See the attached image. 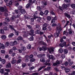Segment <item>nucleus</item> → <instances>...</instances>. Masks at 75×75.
<instances>
[{
	"label": "nucleus",
	"instance_id": "f257e3e1",
	"mask_svg": "<svg viewBox=\"0 0 75 75\" xmlns=\"http://www.w3.org/2000/svg\"><path fill=\"white\" fill-rule=\"evenodd\" d=\"M56 30H57V33H55L54 34V35L55 36V37H59V33L61 30V25L60 23H59L57 24V27L56 28Z\"/></svg>",
	"mask_w": 75,
	"mask_h": 75
},
{
	"label": "nucleus",
	"instance_id": "f03ea898",
	"mask_svg": "<svg viewBox=\"0 0 75 75\" xmlns=\"http://www.w3.org/2000/svg\"><path fill=\"white\" fill-rule=\"evenodd\" d=\"M54 51V47H50L48 48V52L50 54H52Z\"/></svg>",
	"mask_w": 75,
	"mask_h": 75
},
{
	"label": "nucleus",
	"instance_id": "7ed1b4c3",
	"mask_svg": "<svg viewBox=\"0 0 75 75\" xmlns=\"http://www.w3.org/2000/svg\"><path fill=\"white\" fill-rule=\"evenodd\" d=\"M7 8L6 7V6H4V7H1L0 8V10L1 12H4L5 10L6 11V12H8Z\"/></svg>",
	"mask_w": 75,
	"mask_h": 75
},
{
	"label": "nucleus",
	"instance_id": "20e7f679",
	"mask_svg": "<svg viewBox=\"0 0 75 75\" xmlns=\"http://www.w3.org/2000/svg\"><path fill=\"white\" fill-rule=\"evenodd\" d=\"M17 61L16 59V58L13 57L12 58V60L11 61V63L12 64H14L16 63Z\"/></svg>",
	"mask_w": 75,
	"mask_h": 75
},
{
	"label": "nucleus",
	"instance_id": "39448f33",
	"mask_svg": "<svg viewBox=\"0 0 75 75\" xmlns=\"http://www.w3.org/2000/svg\"><path fill=\"white\" fill-rule=\"evenodd\" d=\"M47 56L48 58H49V59H53L54 58V56L53 55H50V54H47Z\"/></svg>",
	"mask_w": 75,
	"mask_h": 75
},
{
	"label": "nucleus",
	"instance_id": "423d86ee",
	"mask_svg": "<svg viewBox=\"0 0 75 75\" xmlns=\"http://www.w3.org/2000/svg\"><path fill=\"white\" fill-rule=\"evenodd\" d=\"M19 13L20 14H23L25 13V11L24 9H22L19 11Z\"/></svg>",
	"mask_w": 75,
	"mask_h": 75
},
{
	"label": "nucleus",
	"instance_id": "0eeeda50",
	"mask_svg": "<svg viewBox=\"0 0 75 75\" xmlns=\"http://www.w3.org/2000/svg\"><path fill=\"white\" fill-rule=\"evenodd\" d=\"M18 17H19V16H18V15L17 16H13L11 17L10 19L11 20H12L13 21V20H14L15 18H18Z\"/></svg>",
	"mask_w": 75,
	"mask_h": 75
},
{
	"label": "nucleus",
	"instance_id": "6e6552de",
	"mask_svg": "<svg viewBox=\"0 0 75 75\" xmlns=\"http://www.w3.org/2000/svg\"><path fill=\"white\" fill-rule=\"evenodd\" d=\"M11 65L10 63H8L6 64V68H11Z\"/></svg>",
	"mask_w": 75,
	"mask_h": 75
},
{
	"label": "nucleus",
	"instance_id": "1a4fd4ad",
	"mask_svg": "<svg viewBox=\"0 0 75 75\" xmlns=\"http://www.w3.org/2000/svg\"><path fill=\"white\" fill-rule=\"evenodd\" d=\"M22 33L23 34V37L25 38V37H27L28 36V35L27 34V33L24 31L22 32Z\"/></svg>",
	"mask_w": 75,
	"mask_h": 75
},
{
	"label": "nucleus",
	"instance_id": "9d476101",
	"mask_svg": "<svg viewBox=\"0 0 75 75\" xmlns=\"http://www.w3.org/2000/svg\"><path fill=\"white\" fill-rule=\"evenodd\" d=\"M64 15L65 16V17H67L68 18H70L71 17V16L67 13H65L64 14Z\"/></svg>",
	"mask_w": 75,
	"mask_h": 75
},
{
	"label": "nucleus",
	"instance_id": "9b49d317",
	"mask_svg": "<svg viewBox=\"0 0 75 75\" xmlns=\"http://www.w3.org/2000/svg\"><path fill=\"white\" fill-rule=\"evenodd\" d=\"M57 19V18L55 17L53 18L51 21V23H54L55 22V20Z\"/></svg>",
	"mask_w": 75,
	"mask_h": 75
},
{
	"label": "nucleus",
	"instance_id": "f8f14e48",
	"mask_svg": "<svg viewBox=\"0 0 75 75\" xmlns=\"http://www.w3.org/2000/svg\"><path fill=\"white\" fill-rule=\"evenodd\" d=\"M49 62H50V60H47L46 61V62H45V65H49V66H50V64L48 63Z\"/></svg>",
	"mask_w": 75,
	"mask_h": 75
},
{
	"label": "nucleus",
	"instance_id": "ddd939ff",
	"mask_svg": "<svg viewBox=\"0 0 75 75\" xmlns=\"http://www.w3.org/2000/svg\"><path fill=\"white\" fill-rule=\"evenodd\" d=\"M45 68V66L40 67L38 69V71H41L42 69Z\"/></svg>",
	"mask_w": 75,
	"mask_h": 75
},
{
	"label": "nucleus",
	"instance_id": "4468645a",
	"mask_svg": "<svg viewBox=\"0 0 75 75\" xmlns=\"http://www.w3.org/2000/svg\"><path fill=\"white\" fill-rule=\"evenodd\" d=\"M56 63L57 64H61L62 63V60H59V61L57 60Z\"/></svg>",
	"mask_w": 75,
	"mask_h": 75
},
{
	"label": "nucleus",
	"instance_id": "2eb2a0df",
	"mask_svg": "<svg viewBox=\"0 0 75 75\" xmlns=\"http://www.w3.org/2000/svg\"><path fill=\"white\" fill-rule=\"evenodd\" d=\"M21 49L22 51H25V50H26V47L23 46L21 47Z\"/></svg>",
	"mask_w": 75,
	"mask_h": 75
},
{
	"label": "nucleus",
	"instance_id": "dca6fc26",
	"mask_svg": "<svg viewBox=\"0 0 75 75\" xmlns=\"http://www.w3.org/2000/svg\"><path fill=\"white\" fill-rule=\"evenodd\" d=\"M42 37H40V38L39 39L38 42L39 43L41 44L42 43Z\"/></svg>",
	"mask_w": 75,
	"mask_h": 75
},
{
	"label": "nucleus",
	"instance_id": "f3484780",
	"mask_svg": "<svg viewBox=\"0 0 75 75\" xmlns=\"http://www.w3.org/2000/svg\"><path fill=\"white\" fill-rule=\"evenodd\" d=\"M0 72L2 74H3L4 73V69H1L0 70Z\"/></svg>",
	"mask_w": 75,
	"mask_h": 75
},
{
	"label": "nucleus",
	"instance_id": "a211bd4d",
	"mask_svg": "<svg viewBox=\"0 0 75 75\" xmlns=\"http://www.w3.org/2000/svg\"><path fill=\"white\" fill-rule=\"evenodd\" d=\"M1 38H2V39H3V40H5V39L7 38V37L5 35H3L1 36Z\"/></svg>",
	"mask_w": 75,
	"mask_h": 75
},
{
	"label": "nucleus",
	"instance_id": "6ab92c4d",
	"mask_svg": "<svg viewBox=\"0 0 75 75\" xmlns=\"http://www.w3.org/2000/svg\"><path fill=\"white\" fill-rule=\"evenodd\" d=\"M40 61L42 62H45V60L44 58H41L40 60Z\"/></svg>",
	"mask_w": 75,
	"mask_h": 75
},
{
	"label": "nucleus",
	"instance_id": "aec40b11",
	"mask_svg": "<svg viewBox=\"0 0 75 75\" xmlns=\"http://www.w3.org/2000/svg\"><path fill=\"white\" fill-rule=\"evenodd\" d=\"M14 35V34L13 33H10L8 36V38H11Z\"/></svg>",
	"mask_w": 75,
	"mask_h": 75
},
{
	"label": "nucleus",
	"instance_id": "412c9836",
	"mask_svg": "<svg viewBox=\"0 0 75 75\" xmlns=\"http://www.w3.org/2000/svg\"><path fill=\"white\" fill-rule=\"evenodd\" d=\"M5 45L6 47H8L10 45V43L8 42H6Z\"/></svg>",
	"mask_w": 75,
	"mask_h": 75
},
{
	"label": "nucleus",
	"instance_id": "4be33fe9",
	"mask_svg": "<svg viewBox=\"0 0 75 75\" xmlns=\"http://www.w3.org/2000/svg\"><path fill=\"white\" fill-rule=\"evenodd\" d=\"M3 24L4 26L5 27H7L8 26V24L6 22H4Z\"/></svg>",
	"mask_w": 75,
	"mask_h": 75
},
{
	"label": "nucleus",
	"instance_id": "5701e85b",
	"mask_svg": "<svg viewBox=\"0 0 75 75\" xmlns=\"http://www.w3.org/2000/svg\"><path fill=\"white\" fill-rule=\"evenodd\" d=\"M68 31H69V34H71L72 33V30H71V28L68 29Z\"/></svg>",
	"mask_w": 75,
	"mask_h": 75
},
{
	"label": "nucleus",
	"instance_id": "b1692460",
	"mask_svg": "<svg viewBox=\"0 0 75 75\" xmlns=\"http://www.w3.org/2000/svg\"><path fill=\"white\" fill-rule=\"evenodd\" d=\"M27 48H28V49H29V50H30V49L31 48V46L30 44L28 45H27Z\"/></svg>",
	"mask_w": 75,
	"mask_h": 75
},
{
	"label": "nucleus",
	"instance_id": "393cba45",
	"mask_svg": "<svg viewBox=\"0 0 75 75\" xmlns=\"http://www.w3.org/2000/svg\"><path fill=\"white\" fill-rule=\"evenodd\" d=\"M31 4H30L28 3L26 6V8H28L30 7V6H31Z\"/></svg>",
	"mask_w": 75,
	"mask_h": 75
},
{
	"label": "nucleus",
	"instance_id": "a878e982",
	"mask_svg": "<svg viewBox=\"0 0 75 75\" xmlns=\"http://www.w3.org/2000/svg\"><path fill=\"white\" fill-rule=\"evenodd\" d=\"M68 52V50L67 49H65L64 50V54H67Z\"/></svg>",
	"mask_w": 75,
	"mask_h": 75
},
{
	"label": "nucleus",
	"instance_id": "bb28decb",
	"mask_svg": "<svg viewBox=\"0 0 75 75\" xmlns=\"http://www.w3.org/2000/svg\"><path fill=\"white\" fill-rule=\"evenodd\" d=\"M13 0H8V3L9 4H12L13 3Z\"/></svg>",
	"mask_w": 75,
	"mask_h": 75
},
{
	"label": "nucleus",
	"instance_id": "cd10ccee",
	"mask_svg": "<svg viewBox=\"0 0 75 75\" xmlns=\"http://www.w3.org/2000/svg\"><path fill=\"white\" fill-rule=\"evenodd\" d=\"M37 9H38V11H42V9H41V7H38L37 8Z\"/></svg>",
	"mask_w": 75,
	"mask_h": 75
},
{
	"label": "nucleus",
	"instance_id": "c85d7f7f",
	"mask_svg": "<svg viewBox=\"0 0 75 75\" xmlns=\"http://www.w3.org/2000/svg\"><path fill=\"white\" fill-rule=\"evenodd\" d=\"M30 16H27L25 15L24 17V18H28V19H29V18H30Z\"/></svg>",
	"mask_w": 75,
	"mask_h": 75
},
{
	"label": "nucleus",
	"instance_id": "c756f323",
	"mask_svg": "<svg viewBox=\"0 0 75 75\" xmlns=\"http://www.w3.org/2000/svg\"><path fill=\"white\" fill-rule=\"evenodd\" d=\"M65 72L66 73H68L69 72L71 71V69H65Z\"/></svg>",
	"mask_w": 75,
	"mask_h": 75
},
{
	"label": "nucleus",
	"instance_id": "7c9ffc66",
	"mask_svg": "<svg viewBox=\"0 0 75 75\" xmlns=\"http://www.w3.org/2000/svg\"><path fill=\"white\" fill-rule=\"evenodd\" d=\"M15 12L16 13V14H18L17 15H18V16H19V17H20V15H19V14H20V12H18V10H15Z\"/></svg>",
	"mask_w": 75,
	"mask_h": 75
},
{
	"label": "nucleus",
	"instance_id": "2f4dec72",
	"mask_svg": "<svg viewBox=\"0 0 75 75\" xmlns=\"http://www.w3.org/2000/svg\"><path fill=\"white\" fill-rule=\"evenodd\" d=\"M1 61L3 64H4L6 63V60L4 59H2L1 60Z\"/></svg>",
	"mask_w": 75,
	"mask_h": 75
},
{
	"label": "nucleus",
	"instance_id": "473e14b6",
	"mask_svg": "<svg viewBox=\"0 0 75 75\" xmlns=\"http://www.w3.org/2000/svg\"><path fill=\"white\" fill-rule=\"evenodd\" d=\"M1 47L2 49H4L5 48V45L3 44H1Z\"/></svg>",
	"mask_w": 75,
	"mask_h": 75
},
{
	"label": "nucleus",
	"instance_id": "72a5a7b5",
	"mask_svg": "<svg viewBox=\"0 0 75 75\" xmlns=\"http://www.w3.org/2000/svg\"><path fill=\"white\" fill-rule=\"evenodd\" d=\"M40 30H39L38 29H37V30H36L35 33L36 34H40Z\"/></svg>",
	"mask_w": 75,
	"mask_h": 75
},
{
	"label": "nucleus",
	"instance_id": "f704fd0d",
	"mask_svg": "<svg viewBox=\"0 0 75 75\" xmlns=\"http://www.w3.org/2000/svg\"><path fill=\"white\" fill-rule=\"evenodd\" d=\"M42 49L43 51H46V50H47V48L43 46Z\"/></svg>",
	"mask_w": 75,
	"mask_h": 75
},
{
	"label": "nucleus",
	"instance_id": "c9c22d12",
	"mask_svg": "<svg viewBox=\"0 0 75 75\" xmlns=\"http://www.w3.org/2000/svg\"><path fill=\"white\" fill-rule=\"evenodd\" d=\"M59 52L60 53H62L63 52V49H59Z\"/></svg>",
	"mask_w": 75,
	"mask_h": 75
},
{
	"label": "nucleus",
	"instance_id": "e433bc0d",
	"mask_svg": "<svg viewBox=\"0 0 75 75\" xmlns=\"http://www.w3.org/2000/svg\"><path fill=\"white\" fill-rule=\"evenodd\" d=\"M47 20L48 21H50L51 20V16H48L47 18Z\"/></svg>",
	"mask_w": 75,
	"mask_h": 75
},
{
	"label": "nucleus",
	"instance_id": "4c0bfd02",
	"mask_svg": "<svg viewBox=\"0 0 75 75\" xmlns=\"http://www.w3.org/2000/svg\"><path fill=\"white\" fill-rule=\"evenodd\" d=\"M49 12V11H48V10H46L45 11L44 14L45 15H47V14H48Z\"/></svg>",
	"mask_w": 75,
	"mask_h": 75
},
{
	"label": "nucleus",
	"instance_id": "58836bf2",
	"mask_svg": "<svg viewBox=\"0 0 75 75\" xmlns=\"http://www.w3.org/2000/svg\"><path fill=\"white\" fill-rule=\"evenodd\" d=\"M42 19V18H41L39 17V18H38L37 20V21L38 23H40V21H41V20Z\"/></svg>",
	"mask_w": 75,
	"mask_h": 75
},
{
	"label": "nucleus",
	"instance_id": "ea45409f",
	"mask_svg": "<svg viewBox=\"0 0 75 75\" xmlns=\"http://www.w3.org/2000/svg\"><path fill=\"white\" fill-rule=\"evenodd\" d=\"M63 7L64 8H67V5L65 4H63Z\"/></svg>",
	"mask_w": 75,
	"mask_h": 75
},
{
	"label": "nucleus",
	"instance_id": "a19ab883",
	"mask_svg": "<svg viewBox=\"0 0 75 75\" xmlns=\"http://www.w3.org/2000/svg\"><path fill=\"white\" fill-rule=\"evenodd\" d=\"M61 57L63 59H64L65 58V54H62L61 55Z\"/></svg>",
	"mask_w": 75,
	"mask_h": 75
},
{
	"label": "nucleus",
	"instance_id": "79ce46f5",
	"mask_svg": "<svg viewBox=\"0 0 75 75\" xmlns=\"http://www.w3.org/2000/svg\"><path fill=\"white\" fill-rule=\"evenodd\" d=\"M28 40H29L30 41H33V37H30L29 38H28Z\"/></svg>",
	"mask_w": 75,
	"mask_h": 75
},
{
	"label": "nucleus",
	"instance_id": "37998d69",
	"mask_svg": "<svg viewBox=\"0 0 75 75\" xmlns=\"http://www.w3.org/2000/svg\"><path fill=\"white\" fill-rule=\"evenodd\" d=\"M27 27L30 30H31V29L32 28V26L30 25H27Z\"/></svg>",
	"mask_w": 75,
	"mask_h": 75
},
{
	"label": "nucleus",
	"instance_id": "c03bdc74",
	"mask_svg": "<svg viewBox=\"0 0 75 75\" xmlns=\"http://www.w3.org/2000/svg\"><path fill=\"white\" fill-rule=\"evenodd\" d=\"M71 7L73 8H75V4H72L71 5Z\"/></svg>",
	"mask_w": 75,
	"mask_h": 75
},
{
	"label": "nucleus",
	"instance_id": "a18cd8bd",
	"mask_svg": "<svg viewBox=\"0 0 75 75\" xmlns=\"http://www.w3.org/2000/svg\"><path fill=\"white\" fill-rule=\"evenodd\" d=\"M35 60V59H32L30 60V61L31 62H34Z\"/></svg>",
	"mask_w": 75,
	"mask_h": 75
},
{
	"label": "nucleus",
	"instance_id": "49530a36",
	"mask_svg": "<svg viewBox=\"0 0 75 75\" xmlns=\"http://www.w3.org/2000/svg\"><path fill=\"white\" fill-rule=\"evenodd\" d=\"M40 15L41 16H42L44 15V13L43 12H42V11H41L40 13Z\"/></svg>",
	"mask_w": 75,
	"mask_h": 75
},
{
	"label": "nucleus",
	"instance_id": "de8ad7c7",
	"mask_svg": "<svg viewBox=\"0 0 75 75\" xmlns=\"http://www.w3.org/2000/svg\"><path fill=\"white\" fill-rule=\"evenodd\" d=\"M0 31L1 34H4V30H3L2 29H0Z\"/></svg>",
	"mask_w": 75,
	"mask_h": 75
},
{
	"label": "nucleus",
	"instance_id": "09e8293b",
	"mask_svg": "<svg viewBox=\"0 0 75 75\" xmlns=\"http://www.w3.org/2000/svg\"><path fill=\"white\" fill-rule=\"evenodd\" d=\"M5 20L6 22H9V21H10V19L8 18H5Z\"/></svg>",
	"mask_w": 75,
	"mask_h": 75
},
{
	"label": "nucleus",
	"instance_id": "8fccbe9b",
	"mask_svg": "<svg viewBox=\"0 0 75 75\" xmlns=\"http://www.w3.org/2000/svg\"><path fill=\"white\" fill-rule=\"evenodd\" d=\"M35 68V67L34 66H33L32 67H31L29 68V69L30 71L31 70H32V69H34Z\"/></svg>",
	"mask_w": 75,
	"mask_h": 75
},
{
	"label": "nucleus",
	"instance_id": "3c124183",
	"mask_svg": "<svg viewBox=\"0 0 75 75\" xmlns=\"http://www.w3.org/2000/svg\"><path fill=\"white\" fill-rule=\"evenodd\" d=\"M5 71L8 72H10V70L8 69H5Z\"/></svg>",
	"mask_w": 75,
	"mask_h": 75
},
{
	"label": "nucleus",
	"instance_id": "603ef678",
	"mask_svg": "<svg viewBox=\"0 0 75 75\" xmlns=\"http://www.w3.org/2000/svg\"><path fill=\"white\" fill-rule=\"evenodd\" d=\"M29 4L32 5L33 4V3H32V0H29Z\"/></svg>",
	"mask_w": 75,
	"mask_h": 75
},
{
	"label": "nucleus",
	"instance_id": "864d4df0",
	"mask_svg": "<svg viewBox=\"0 0 75 75\" xmlns=\"http://www.w3.org/2000/svg\"><path fill=\"white\" fill-rule=\"evenodd\" d=\"M42 55L41 54H40L39 55H37V57L38 58H41L42 57Z\"/></svg>",
	"mask_w": 75,
	"mask_h": 75
},
{
	"label": "nucleus",
	"instance_id": "5fc2aeb1",
	"mask_svg": "<svg viewBox=\"0 0 75 75\" xmlns=\"http://www.w3.org/2000/svg\"><path fill=\"white\" fill-rule=\"evenodd\" d=\"M4 30L5 31H8V28L7 27H4Z\"/></svg>",
	"mask_w": 75,
	"mask_h": 75
},
{
	"label": "nucleus",
	"instance_id": "6e6d98bb",
	"mask_svg": "<svg viewBox=\"0 0 75 75\" xmlns=\"http://www.w3.org/2000/svg\"><path fill=\"white\" fill-rule=\"evenodd\" d=\"M8 27L11 29V30H12L13 28V26L11 25H9L8 26Z\"/></svg>",
	"mask_w": 75,
	"mask_h": 75
},
{
	"label": "nucleus",
	"instance_id": "4d7b16f0",
	"mask_svg": "<svg viewBox=\"0 0 75 75\" xmlns=\"http://www.w3.org/2000/svg\"><path fill=\"white\" fill-rule=\"evenodd\" d=\"M30 32L31 33V34H33L34 33V30L32 29L30 30Z\"/></svg>",
	"mask_w": 75,
	"mask_h": 75
},
{
	"label": "nucleus",
	"instance_id": "13d9d810",
	"mask_svg": "<svg viewBox=\"0 0 75 75\" xmlns=\"http://www.w3.org/2000/svg\"><path fill=\"white\" fill-rule=\"evenodd\" d=\"M13 50L11 49L9 50V53L10 54H11L12 53H13Z\"/></svg>",
	"mask_w": 75,
	"mask_h": 75
},
{
	"label": "nucleus",
	"instance_id": "bf43d9fd",
	"mask_svg": "<svg viewBox=\"0 0 75 75\" xmlns=\"http://www.w3.org/2000/svg\"><path fill=\"white\" fill-rule=\"evenodd\" d=\"M1 52L2 54H5V51L3 50H2L1 51Z\"/></svg>",
	"mask_w": 75,
	"mask_h": 75
},
{
	"label": "nucleus",
	"instance_id": "052dcab7",
	"mask_svg": "<svg viewBox=\"0 0 75 75\" xmlns=\"http://www.w3.org/2000/svg\"><path fill=\"white\" fill-rule=\"evenodd\" d=\"M10 45H11V46H13V45H14V42H11L10 43Z\"/></svg>",
	"mask_w": 75,
	"mask_h": 75
},
{
	"label": "nucleus",
	"instance_id": "680f3d73",
	"mask_svg": "<svg viewBox=\"0 0 75 75\" xmlns=\"http://www.w3.org/2000/svg\"><path fill=\"white\" fill-rule=\"evenodd\" d=\"M64 1L65 3H67L70 2V0H64Z\"/></svg>",
	"mask_w": 75,
	"mask_h": 75
},
{
	"label": "nucleus",
	"instance_id": "e2e57ef3",
	"mask_svg": "<svg viewBox=\"0 0 75 75\" xmlns=\"http://www.w3.org/2000/svg\"><path fill=\"white\" fill-rule=\"evenodd\" d=\"M18 34H19L18 31H16L15 32V35H17V36L18 35Z\"/></svg>",
	"mask_w": 75,
	"mask_h": 75
},
{
	"label": "nucleus",
	"instance_id": "0e129e2a",
	"mask_svg": "<svg viewBox=\"0 0 75 75\" xmlns=\"http://www.w3.org/2000/svg\"><path fill=\"white\" fill-rule=\"evenodd\" d=\"M34 57V55L33 54L30 55L29 57V58L31 59V58H33Z\"/></svg>",
	"mask_w": 75,
	"mask_h": 75
},
{
	"label": "nucleus",
	"instance_id": "69168bd1",
	"mask_svg": "<svg viewBox=\"0 0 75 75\" xmlns=\"http://www.w3.org/2000/svg\"><path fill=\"white\" fill-rule=\"evenodd\" d=\"M43 26L44 27H47L48 26V25H47V24L45 23L43 25Z\"/></svg>",
	"mask_w": 75,
	"mask_h": 75
},
{
	"label": "nucleus",
	"instance_id": "338daca9",
	"mask_svg": "<svg viewBox=\"0 0 75 75\" xmlns=\"http://www.w3.org/2000/svg\"><path fill=\"white\" fill-rule=\"evenodd\" d=\"M23 7L21 6H19L18 8V10H21V9H22Z\"/></svg>",
	"mask_w": 75,
	"mask_h": 75
},
{
	"label": "nucleus",
	"instance_id": "774afa93",
	"mask_svg": "<svg viewBox=\"0 0 75 75\" xmlns=\"http://www.w3.org/2000/svg\"><path fill=\"white\" fill-rule=\"evenodd\" d=\"M22 38L21 37H18L17 39L18 40H22Z\"/></svg>",
	"mask_w": 75,
	"mask_h": 75
}]
</instances>
